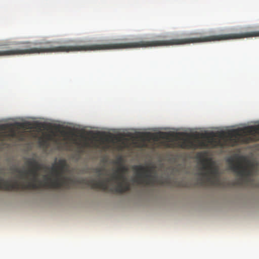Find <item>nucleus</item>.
<instances>
[{
    "label": "nucleus",
    "instance_id": "nucleus-11",
    "mask_svg": "<svg viewBox=\"0 0 259 259\" xmlns=\"http://www.w3.org/2000/svg\"><path fill=\"white\" fill-rule=\"evenodd\" d=\"M17 124L20 127L26 129H31V123L29 122H26L23 123H17Z\"/></svg>",
    "mask_w": 259,
    "mask_h": 259
},
{
    "label": "nucleus",
    "instance_id": "nucleus-1",
    "mask_svg": "<svg viewBox=\"0 0 259 259\" xmlns=\"http://www.w3.org/2000/svg\"><path fill=\"white\" fill-rule=\"evenodd\" d=\"M74 44L75 41L71 40L67 41L65 45H60L59 42L57 41H1L0 56L53 52L123 49V38L115 39L113 42L107 44L79 45Z\"/></svg>",
    "mask_w": 259,
    "mask_h": 259
},
{
    "label": "nucleus",
    "instance_id": "nucleus-7",
    "mask_svg": "<svg viewBox=\"0 0 259 259\" xmlns=\"http://www.w3.org/2000/svg\"><path fill=\"white\" fill-rule=\"evenodd\" d=\"M166 147L167 148L178 147L186 149H197L206 147V144L203 141L193 140L189 139H180L177 143H166Z\"/></svg>",
    "mask_w": 259,
    "mask_h": 259
},
{
    "label": "nucleus",
    "instance_id": "nucleus-9",
    "mask_svg": "<svg viewBox=\"0 0 259 259\" xmlns=\"http://www.w3.org/2000/svg\"><path fill=\"white\" fill-rule=\"evenodd\" d=\"M142 138L144 140L150 139L157 140L158 139H169L170 134L167 133L161 132L157 134L144 133L141 134Z\"/></svg>",
    "mask_w": 259,
    "mask_h": 259
},
{
    "label": "nucleus",
    "instance_id": "nucleus-2",
    "mask_svg": "<svg viewBox=\"0 0 259 259\" xmlns=\"http://www.w3.org/2000/svg\"><path fill=\"white\" fill-rule=\"evenodd\" d=\"M27 164L30 168L28 170L16 168L15 171L19 174V177L26 181L20 183L17 180L9 181L0 179V190L6 191L18 190L22 189H38L42 188L70 189L75 183L73 179L65 177L63 169L66 165L64 160H60L58 164L60 168L53 166L51 168V176H44V181L38 179L39 171L42 168V165L34 158H30Z\"/></svg>",
    "mask_w": 259,
    "mask_h": 259
},
{
    "label": "nucleus",
    "instance_id": "nucleus-13",
    "mask_svg": "<svg viewBox=\"0 0 259 259\" xmlns=\"http://www.w3.org/2000/svg\"><path fill=\"white\" fill-rule=\"evenodd\" d=\"M83 146H84V147H89V143H88V142H85V143L83 144Z\"/></svg>",
    "mask_w": 259,
    "mask_h": 259
},
{
    "label": "nucleus",
    "instance_id": "nucleus-15",
    "mask_svg": "<svg viewBox=\"0 0 259 259\" xmlns=\"http://www.w3.org/2000/svg\"><path fill=\"white\" fill-rule=\"evenodd\" d=\"M97 172L99 173L100 175H101V169H98Z\"/></svg>",
    "mask_w": 259,
    "mask_h": 259
},
{
    "label": "nucleus",
    "instance_id": "nucleus-10",
    "mask_svg": "<svg viewBox=\"0 0 259 259\" xmlns=\"http://www.w3.org/2000/svg\"><path fill=\"white\" fill-rule=\"evenodd\" d=\"M217 137V134L213 132H210L202 135V137L207 139L208 143L210 144L212 147H217L221 145L220 141H217L215 137Z\"/></svg>",
    "mask_w": 259,
    "mask_h": 259
},
{
    "label": "nucleus",
    "instance_id": "nucleus-3",
    "mask_svg": "<svg viewBox=\"0 0 259 259\" xmlns=\"http://www.w3.org/2000/svg\"><path fill=\"white\" fill-rule=\"evenodd\" d=\"M127 171L125 166H121L112 174L110 178L104 180L82 179L77 183L85 185L93 189H101L104 191L123 193L130 190V185L124 176Z\"/></svg>",
    "mask_w": 259,
    "mask_h": 259
},
{
    "label": "nucleus",
    "instance_id": "nucleus-6",
    "mask_svg": "<svg viewBox=\"0 0 259 259\" xmlns=\"http://www.w3.org/2000/svg\"><path fill=\"white\" fill-rule=\"evenodd\" d=\"M134 169L137 172V177L134 179V182L139 185L146 186L153 185L155 184V177L151 174L150 169L142 165L134 166Z\"/></svg>",
    "mask_w": 259,
    "mask_h": 259
},
{
    "label": "nucleus",
    "instance_id": "nucleus-16",
    "mask_svg": "<svg viewBox=\"0 0 259 259\" xmlns=\"http://www.w3.org/2000/svg\"><path fill=\"white\" fill-rule=\"evenodd\" d=\"M42 142L45 143H46V141L45 140H42Z\"/></svg>",
    "mask_w": 259,
    "mask_h": 259
},
{
    "label": "nucleus",
    "instance_id": "nucleus-12",
    "mask_svg": "<svg viewBox=\"0 0 259 259\" xmlns=\"http://www.w3.org/2000/svg\"><path fill=\"white\" fill-rule=\"evenodd\" d=\"M74 143H75L76 145H80V143L77 141L76 139H74Z\"/></svg>",
    "mask_w": 259,
    "mask_h": 259
},
{
    "label": "nucleus",
    "instance_id": "nucleus-14",
    "mask_svg": "<svg viewBox=\"0 0 259 259\" xmlns=\"http://www.w3.org/2000/svg\"><path fill=\"white\" fill-rule=\"evenodd\" d=\"M47 138L48 140H51L52 138V136L50 135H48L47 136Z\"/></svg>",
    "mask_w": 259,
    "mask_h": 259
},
{
    "label": "nucleus",
    "instance_id": "nucleus-5",
    "mask_svg": "<svg viewBox=\"0 0 259 259\" xmlns=\"http://www.w3.org/2000/svg\"><path fill=\"white\" fill-rule=\"evenodd\" d=\"M202 168L207 171L200 174L202 177L198 179L199 185L219 186L221 185V181L218 176V169L211 166L207 167L205 165H204Z\"/></svg>",
    "mask_w": 259,
    "mask_h": 259
},
{
    "label": "nucleus",
    "instance_id": "nucleus-8",
    "mask_svg": "<svg viewBox=\"0 0 259 259\" xmlns=\"http://www.w3.org/2000/svg\"><path fill=\"white\" fill-rule=\"evenodd\" d=\"M230 168L240 176L239 178L234 182V185L242 186L247 181L248 177L251 175V170L239 162L237 164L232 162Z\"/></svg>",
    "mask_w": 259,
    "mask_h": 259
},
{
    "label": "nucleus",
    "instance_id": "nucleus-4",
    "mask_svg": "<svg viewBox=\"0 0 259 259\" xmlns=\"http://www.w3.org/2000/svg\"><path fill=\"white\" fill-rule=\"evenodd\" d=\"M218 134L221 137H226L235 141L242 139H244L246 142L249 143L259 140V125L232 130L226 133L222 132Z\"/></svg>",
    "mask_w": 259,
    "mask_h": 259
}]
</instances>
